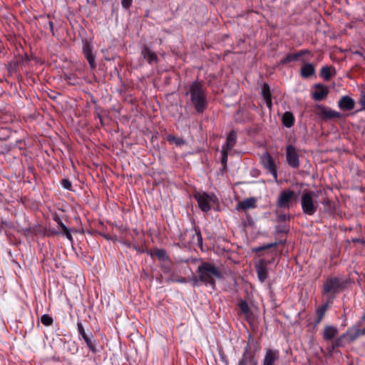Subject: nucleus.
Listing matches in <instances>:
<instances>
[{
  "mask_svg": "<svg viewBox=\"0 0 365 365\" xmlns=\"http://www.w3.org/2000/svg\"><path fill=\"white\" fill-rule=\"evenodd\" d=\"M185 96L189 98L191 106L197 113H202L207 109V89L202 81L192 82L188 86Z\"/></svg>",
  "mask_w": 365,
  "mask_h": 365,
  "instance_id": "nucleus-1",
  "label": "nucleus"
},
{
  "mask_svg": "<svg viewBox=\"0 0 365 365\" xmlns=\"http://www.w3.org/2000/svg\"><path fill=\"white\" fill-rule=\"evenodd\" d=\"M197 272L200 275L201 282L206 286H210L212 289L215 287V279L222 278L220 267L208 262H202L197 267Z\"/></svg>",
  "mask_w": 365,
  "mask_h": 365,
  "instance_id": "nucleus-2",
  "label": "nucleus"
},
{
  "mask_svg": "<svg viewBox=\"0 0 365 365\" xmlns=\"http://www.w3.org/2000/svg\"><path fill=\"white\" fill-rule=\"evenodd\" d=\"M344 289L343 282L337 277L327 278L323 283L322 294L332 302L336 295Z\"/></svg>",
  "mask_w": 365,
  "mask_h": 365,
  "instance_id": "nucleus-3",
  "label": "nucleus"
},
{
  "mask_svg": "<svg viewBox=\"0 0 365 365\" xmlns=\"http://www.w3.org/2000/svg\"><path fill=\"white\" fill-rule=\"evenodd\" d=\"M298 197L297 193L291 189L282 190L276 201L275 205L277 209H289L294 202Z\"/></svg>",
  "mask_w": 365,
  "mask_h": 365,
  "instance_id": "nucleus-4",
  "label": "nucleus"
},
{
  "mask_svg": "<svg viewBox=\"0 0 365 365\" xmlns=\"http://www.w3.org/2000/svg\"><path fill=\"white\" fill-rule=\"evenodd\" d=\"M314 192L310 190H304L301 197V206L303 212L308 215H313L317 210V205L314 202Z\"/></svg>",
  "mask_w": 365,
  "mask_h": 365,
  "instance_id": "nucleus-5",
  "label": "nucleus"
},
{
  "mask_svg": "<svg viewBox=\"0 0 365 365\" xmlns=\"http://www.w3.org/2000/svg\"><path fill=\"white\" fill-rule=\"evenodd\" d=\"M259 350V345L254 340L249 341L248 344L245 348L242 357L240 360H245L246 363H251L256 365L257 361H255V354Z\"/></svg>",
  "mask_w": 365,
  "mask_h": 365,
  "instance_id": "nucleus-6",
  "label": "nucleus"
},
{
  "mask_svg": "<svg viewBox=\"0 0 365 365\" xmlns=\"http://www.w3.org/2000/svg\"><path fill=\"white\" fill-rule=\"evenodd\" d=\"M194 199L197 202L199 208L205 212L210 210V202L213 201V196L206 192H196L193 195Z\"/></svg>",
  "mask_w": 365,
  "mask_h": 365,
  "instance_id": "nucleus-7",
  "label": "nucleus"
},
{
  "mask_svg": "<svg viewBox=\"0 0 365 365\" xmlns=\"http://www.w3.org/2000/svg\"><path fill=\"white\" fill-rule=\"evenodd\" d=\"M261 163L263 167L273 176L275 181L277 180V168L273 158L268 153H264L261 157Z\"/></svg>",
  "mask_w": 365,
  "mask_h": 365,
  "instance_id": "nucleus-8",
  "label": "nucleus"
},
{
  "mask_svg": "<svg viewBox=\"0 0 365 365\" xmlns=\"http://www.w3.org/2000/svg\"><path fill=\"white\" fill-rule=\"evenodd\" d=\"M83 53L88 61L90 68L92 70L96 69L97 65L96 63V55L93 53V46L87 40L83 41Z\"/></svg>",
  "mask_w": 365,
  "mask_h": 365,
  "instance_id": "nucleus-9",
  "label": "nucleus"
},
{
  "mask_svg": "<svg viewBox=\"0 0 365 365\" xmlns=\"http://www.w3.org/2000/svg\"><path fill=\"white\" fill-rule=\"evenodd\" d=\"M286 158L288 165L292 168L299 167V160L296 148L292 145L286 147Z\"/></svg>",
  "mask_w": 365,
  "mask_h": 365,
  "instance_id": "nucleus-10",
  "label": "nucleus"
},
{
  "mask_svg": "<svg viewBox=\"0 0 365 365\" xmlns=\"http://www.w3.org/2000/svg\"><path fill=\"white\" fill-rule=\"evenodd\" d=\"M318 109L319 110V115H320L321 118L324 120H331L334 118H341L342 115L336 110H331L324 106H319Z\"/></svg>",
  "mask_w": 365,
  "mask_h": 365,
  "instance_id": "nucleus-11",
  "label": "nucleus"
},
{
  "mask_svg": "<svg viewBox=\"0 0 365 365\" xmlns=\"http://www.w3.org/2000/svg\"><path fill=\"white\" fill-rule=\"evenodd\" d=\"M314 91L312 92V98L316 101L324 100L329 94V88L327 86L322 83H316L314 86Z\"/></svg>",
  "mask_w": 365,
  "mask_h": 365,
  "instance_id": "nucleus-12",
  "label": "nucleus"
},
{
  "mask_svg": "<svg viewBox=\"0 0 365 365\" xmlns=\"http://www.w3.org/2000/svg\"><path fill=\"white\" fill-rule=\"evenodd\" d=\"M269 262V261L264 259H260L258 263L256 264L257 277L261 282H264L268 277L267 267Z\"/></svg>",
  "mask_w": 365,
  "mask_h": 365,
  "instance_id": "nucleus-13",
  "label": "nucleus"
},
{
  "mask_svg": "<svg viewBox=\"0 0 365 365\" xmlns=\"http://www.w3.org/2000/svg\"><path fill=\"white\" fill-rule=\"evenodd\" d=\"M311 51L308 49H302L297 53H288L284 58H282L280 63L287 65L292 61H297L300 58L306 54H309Z\"/></svg>",
  "mask_w": 365,
  "mask_h": 365,
  "instance_id": "nucleus-14",
  "label": "nucleus"
},
{
  "mask_svg": "<svg viewBox=\"0 0 365 365\" xmlns=\"http://www.w3.org/2000/svg\"><path fill=\"white\" fill-rule=\"evenodd\" d=\"M279 354L277 350L267 349L266 353L262 361V365H275L279 360Z\"/></svg>",
  "mask_w": 365,
  "mask_h": 365,
  "instance_id": "nucleus-15",
  "label": "nucleus"
},
{
  "mask_svg": "<svg viewBox=\"0 0 365 365\" xmlns=\"http://www.w3.org/2000/svg\"><path fill=\"white\" fill-rule=\"evenodd\" d=\"M360 336L361 335L360 333V324L359 323L349 328L343 335V337L347 338L349 342H353Z\"/></svg>",
  "mask_w": 365,
  "mask_h": 365,
  "instance_id": "nucleus-16",
  "label": "nucleus"
},
{
  "mask_svg": "<svg viewBox=\"0 0 365 365\" xmlns=\"http://www.w3.org/2000/svg\"><path fill=\"white\" fill-rule=\"evenodd\" d=\"M354 101L348 96H342L338 101V106L341 110H351L354 109Z\"/></svg>",
  "mask_w": 365,
  "mask_h": 365,
  "instance_id": "nucleus-17",
  "label": "nucleus"
},
{
  "mask_svg": "<svg viewBox=\"0 0 365 365\" xmlns=\"http://www.w3.org/2000/svg\"><path fill=\"white\" fill-rule=\"evenodd\" d=\"M141 55L149 64L158 61L157 54L152 51L147 46H144L142 48Z\"/></svg>",
  "mask_w": 365,
  "mask_h": 365,
  "instance_id": "nucleus-18",
  "label": "nucleus"
},
{
  "mask_svg": "<svg viewBox=\"0 0 365 365\" xmlns=\"http://www.w3.org/2000/svg\"><path fill=\"white\" fill-rule=\"evenodd\" d=\"M336 74V69L333 66H325L322 67L319 73V76L324 81H329L331 78Z\"/></svg>",
  "mask_w": 365,
  "mask_h": 365,
  "instance_id": "nucleus-19",
  "label": "nucleus"
},
{
  "mask_svg": "<svg viewBox=\"0 0 365 365\" xmlns=\"http://www.w3.org/2000/svg\"><path fill=\"white\" fill-rule=\"evenodd\" d=\"M261 94L265 101L267 106L269 108H271L272 106V95H271V92H270V88H269V86L268 85V83H263V85L262 86Z\"/></svg>",
  "mask_w": 365,
  "mask_h": 365,
  "instance_id": "nucleus-20",
  "label": "nucleus"
},
{
  "mask_svg": "<svg viewBox=\"0 0 365 365\" xmlns=\"http://www.w3.org/2000/svg\"><path fill=\"white\" fill-rule=\"evenodd\" d=\"M315 73V68L310 63H305L302 65L300 70V75L304 78H309Z\"/></svg>",
  "mask_w": 365,
  "mask_h": 365,
  "instance_id": "nucleus-21",
  "label": "nucleus"
},
{
  "mask_svg": "<svg viewBox=\"0 0 365 365\" xmlns=\"http://www.w3.org/2000/svg\"><path fill=\"white\" fill-rule=\"evenodd\" d=\"M337 334V328L331 325H327L324 328L323 339L325 341L332 340Z\"/></svg>",
  "mask_w": 365,
  "mask_h": 365,
  "instance_id": "nucleus-22",
  "label": "nucleus"
},
{
  "mask_svg": "<svg viewBox=\"0 0 365 365\" xmlns=\"http://www.w3.org/2000/svg\"><path fill=\"white\" fill-rule=\"evenodd\" d=\"M329 300H327V302L323 304L321 307L317 309L316 310V314H317V319L315 321L316 324H319L322 320L323 319L326 312L327 311L329 307Z\"/></svg>",
  "mask_w": 365,
  "mask_h": 365,
  "instance_id": "nucleus-23",
  "label": "nucleus"
},
{
  "mask_svg": "<svg viewBox=\"0 0 365 365\" xmlns=\"http://www.w3.org/2000/svg\"><path fill=\"white\" fill-rule=\"evenodd\" d=\"M236 141H237V133L235 130H232L228 134V135L227 137L226 143L223 146L225 147V150L230 151L235 145Z\"/></svg>",
  "mask_w": 365,
  "mask_h": 365,
  "instance_id": "nucleus-24",
  "label": "nucleus"
},
{
  "mask_svg": "<svg viewBox=\"0 0 365 365\" xmlns=\"http://www.w3.org/2000/svg\"><path fill=\"white\" fill-rule=\"evenodd\" d=\"M256 207V200L253 197H250L246 200H244L239 202L237 205L238 209H241L243 210H246L247 209L254 208Z\"/></svg>",
  "mask_w": 365,
  "mask_h": 365,
  "instance_id": "nucleus-25",
  "label": "nucleus"
},
{
  "mask_svg": "<svg viewBox=\"0 0 365 365\" xmlns=\"http://www.w3.org/2000/svg\"><path fill=\"white\" fill-rule=\"evenodd\" d=\"M282 124L287 128H291L295 121L294 117L291 112H285L282 118Z\"/></svg>",
  "mask_w": 365,
  "mask_h": 365,
  "instance_id": "nucleus-26",
  "label": "nucleus"
},
{
  "mask_svg": "<svg viewBox=\"0 0 365 365\" xmlns=\"http://www.w3.org/2000/svg\"><path fill=\"white\" fill-rule=\"evenodd\" d=\"M322 205L324 207V210L326 213H327L329 215H332L335 212V206L334 202L326 198L322 201Z\"/></svg>",
  "mask_w": 365,
  "mask_h": 365,
  "instance_id": "nucleus-27",
  "label": "nucleus"
},
{
  "mask_svg": "<svg viewBox=\"0 0 365 365\" xmlns=\"http://www.w3.org/2000/svg\"><path fill=\"white\" fill-rule=\"evenodd\" d=\"M83 340L86 342L88 348L92 353L96 354L98 351L96 346V341L93 340L92 333H90L87 337H85L83 339Z\"/></svg>",
  "mask_w": 365,
  "mask_h": 365,
  "instance_id": "nucleus-28",
  "label": "nucleus"
},
{
  "mask_svg": "<svg viewBox=\"0 0 365 365\" xmlns=\"http://www.w3.org/2000/svg\"><path fill=\"white\" fill-rule=\"evenodd\" d=\"M167 140L170 144H175L177 146H182L186 144V141L182 138L176 137L173 135H168L166 137Z\"/></svg>",
  "mask_w": 365,
  "mask_h": 365,
  "instance_id": "nucleus-29",
  "label": "nucleus"
},
{
  "mask_svg": "<svg viewBox=\"0 0 365 365\" xmlns=\"http://www.w3.org/2000/svg\"><path fill=\"white\" fill-rule=\"evenodd\" d=\"M153 255L161 262L168 259L170 257L167 255V252L164 249L155 248Z\"/></svg>",
  "mask_w": 365,
  "mask_h": 365,
  "instance_id": "nucleus-30",
  "label": "nucleus"
},
{
  "mask_svg": "<svg viewBox=\"0 0 365 365\" xmlns=\"http://www.w3.org/2000/svg\"><path fill=\"white\" fill-rule=\"evenodd\" d=\"M160 268L163 273H170L173 269V262L170 258H168V259L163 261L162 264H160Z\"/></svg>",
  "mask_w": 365,
  "mask_h": 365,
  "instance_id": "nucleus-31",
  "label": "nucleus"
},
{
  "mask_svg": "<svg viewBox=\"0 0 365 365\" xmlns=\"http://www.w3.org/2000/svg\"><path fill=\"white\" fill-rule=\"evenodd\" d=\"M238 306H239V308L240 309V311L244 314L248 315L250 313V308L249 307L248 303L246 301L241 300L239 302Z\"/></svg>",
  "mask_w": 365,
  "mask_h": 365,
  "instance_id": "nucleus-32",
  "label": "nucleus"
},
{
  "mask_svg": "<svg viewBox=\"0 0 365 365\" xmlns=\"http://www.w3.org/2000/svg\"><path fill=\"white\" fill-rule=\"evenodd\" d=\"M228 152L229 150H225V147L222 146V158H221V163L223 165V170L227 169V163L228 159Z\"/></svg>",
  "mask_w": 365,
  "mask_h": 365,
  "instance_id": "nucleus-33",
  "label": "nucleus"
},
{
  "mask_svg": "<svg viewBox=\"0 0 365 365\" xmlns=\"http://www.w3.org/2000/svg\"><path fill=\"white\" fill-rule=\"evenodd\" d=\"M277 245H278L277 242L269 243L266 245L257 247L254 248L253 251L256 253H259L262 251L269 250L272 247H277Z\"/></svg>",
  "mask_w": 365,
  "mask_h": 365,
  "instance_id": "nucleus-34",
  "label": "nucleus"
},
{
  "mask_svg": "<svg viewBox=\"0 0 365 365\" xmlns=\"http://www.w3.org/2000/svg\"><path fill=\"white\" fill-rule=\"evenodd\" d=\"M41 322L45 326H51L53 323V319L50 315L43 314L41 317Z\"/></svg>",
  "mask_w": 365,
  "mask_h": 365,
  "instance_id": "nucleus-35",
  "label": "nucleus"
},
{
  "mask_svg": "<svg viewBox=\"0 0 365 365\" xmlns=\"http://www.w3.org/2000/svg\"><path fill=\"white\" fill-rule=\"evenodd\" d=\"M275 212H276L277 220L279 222H286L287 220H289V219H290V217L289 215H287V214L279 212L277 208Z\"/></svg>",
  "mask_w": 365,
  "mask_h": 365,
  "instance_id": "nucleus-36",
  "label": "nucleus"
},
{
  "mask_svg": "<svg viewBox=\"0 0 365 365\" xmlns=\"http://www.w3.org/2000/svg\"><path fill=\"white\" fill-rule=\"evenodd\" d=\"M195 233L192 235V239L194 240L196 237L197 244L199 247H202V236L199 230L195 229Z\"/></svg>",
  "mask_w": 365,
  "mask_h": 365,
  "instance_id": "nucleus-37",
  "label": "nucleus"
},
{
  "mask_svg": "<svg viewBox=\"0 0 365 365\" xmlns=\"http://www.w3.org/2000/svg\"><path fill=\"white\" fill-rule=\"evenodd\" d=\"M120 242L125 245L128 248H133V250L138 252H142V250H140V247L138 245L133 244L129 240H121Z\"/></svg>",
  "mask_w": 365,
  "mask_h": 365,
  "instance_id": "nucleus-38",
  "label": "nucleus"
},
{
  "mask_svg": "<svg viewBox=\"0 0 365 365\" xmlns=\"http://www.w3.org/2000/svg\"><path fill=\"white\" fill-rule=\"evenodd\" d=\"M77 329L79 335L81 336V338L83 339L85 337H87L89 334H86L83 325L81 322L78 321L77 322Z\"/></svg>",
  "mask_w": 365,
  "mask_h": 365,
  "instance_id": "nucleus-39",
  "label": "nucleus"
},
{
  "mask_svg": "<svg viewBox=\"0 0 365 365\" xmlns=\"http://www.w3.org/2000/svg\"><path fill=\"white\" fill-rule=\"evenodd\" d=\"M187 282H190L193 287L199 286L200 283L201 282L200 275L198 274L197 277L193 276L189 278V279H187Z\"/></svg>",
  "mask_w": 365,
  "mask_h": 365,
  "instance_id": "nucleus-40",
  "label": "nucleus"
},
{
  "mask_svg": "<svg viewBox=\"0 0 365 365\" xmlns=\"http://www.w3.org/2000/svg\"><path fill=\"white\" fill-rule=\"evenodd\" d=\"M168 281H170L173 282H178V283L187 282V279L185 277H179L175 278L173 274L171 275V277L169 278Z\"/></svg>",
  "mask_w": 365,
  "mask_h": 365,
  "instance_id": "nucleus-41",
  "label": "nucleus"
},
{
  "mask_svg": "<svg viewBox=\"0 0 365 365\" xmlns=\"http://www.w3.org/2000/svg\"><path fill=\"white\" fill-rule=\"evenodd\" d=\"M61 183L63 188L68 190H72V183L68 179H63Z\"/></svg>",
  "mask_w": 365,
  "mask_h": 365,
  "instance_id": "nucleus-42",
  "label": "nucleus"
},
{
  "mask_svg": "<svg viewBox=\"0 0 365 365\" xmlns=\"http://www.w3.org/2000/svg\"><path fill=\"white\" fill-rule=\"evenodd\" d=\"M133 0H121V5L124 9H129L132 6Z\"/></svg>",
  "mask_w": 365,
  "mask_h": 365,
  "instance_id": "nucleus-43",
  "label": "nucleus"
},
{
  "mask_svg": "<svg viewBox=\"0 0 365 365\" xmlns=\"http://www.w3.org/2000/svg\"><path fill=\"white\" fill-rule=\"evenodd\" d=\"M359 103L361 105V110H365V93L362 94L359 100Z\"/></svg>",
  "mask_w": 365,
  "mask_h": 365,
  "instance_id": "nucleus-44",
  "label": "nucleus"
},
{
  "mask_svg": "<svg viewBox=\"0 0 365 365\" xmlns=\"http://www.w3.org/2000/svg\"><path fill=\"white\" fill-rule=\"evenodd\" d=\"M63 232L64 235H66V237H67V239H68L71 242H73L72 235L71 234L68 227H66V230H63Z\"/></svg>",
  "mask_w": 365,
  "mask_h": 365,
  "instance_id": "nucleus-45",
  "label": "nucleus"
},
{
  "mask_svg": "<svg viewBox=\"0 0 365 365\" xmlns=\"http://www.w3.org/2000/svg\"><path fill=\"white\" fill-rule=\"evenodd\" d=\"M277 230L278 232L287 233L289 231V229L286 226L282 225V226H279L277 228Z\"/></svg>",
  "mask_w": 365,
  "mask_h": 365,
  "instance_id": "nucleus-46",
  "label": "nucleus"
},
{
  "mask_svg": "<svg viewBox=\"0 0 365 365\" xmlns=\"http://www.w3.org/2000/svg\"><path fill=\"white\" fill-rule=\"evenodd\" d=\"M341 346V339H337L334 343L332 344V349H334L335 347H338Z\"/></svg>",
  "mask_w": 365,
  "mask_h": 365,
  "instance_id": "nucleus-47",
  "label": "nucleus"
},
{
  "mask_svg": "<svg viewBox=\"0 0 365 365\" xmlns=\"http://www.w3.org/2000/svg\"><path fill=\"white\" fill-rule=\"evenodd\" d=\"M352 242L354 243H361V244H364V240L363 239H361V238L352 239Z\"/></svg>",
  "mask_w": 365,
  "mask_h": 365,
  "instance_id": "nucleus-48",
  "label": "nucleus"
},
{
  "mask_svg": "<svg viewBox=\"0 0 365 365\" xmlns=\"http://www.w3.org/2000/svg\"><path fill=\"white\" fill-rule=\"evenodd\" d=\"M58 223L61 228L62 229V230H66V228L67 227L60 219L58 220Z\"/></svg>",
  "mask_w": 365,
  "mask_h": 365,
  "instance_id": "nucleus-49",
  "label": "nucleus"
},
{
  "mask_svg": "<svg viewBox=\"0 0 365 365\" xmlns=\"http://www.w3.org/2000/svg\"><path fill=\"white\" fill-rule=\"evenodd\" d=\"M354 54L358 55V56H359L361 57H364V54L361 51H354Z\"/></svg>",
  "mask_w": 365,
  "mask_h": 365,
  "instance_id": "nucleus-50",
  "label": "nucleus"
},
{
  "mask_svg": "<svg viewBox=\"0 0 365 365\" xmlns=\"http://www.w3.org/2000/svg\"><path fill=\"white\" fill-rule=\"evenodd\" d=\"M102 236H103L105 239H106V240H111V237H110V235L103 234V235H102Z\"/></svg>",
  "mask_w": 365,
  "mask_h": 365,
  "instance_id": "nucleus-51",
  "label": "nucleus"
},
{
  "mask_svg": "<svg viewBox=\"0 0 365 365\" xmlns=\"http://www.w3.org/2000/svg\"><path fill=\"white\" fill-rule=\"evenodd\" d=\"M48 25H49V28H50L51 31L53 32V21H50L48 22Z\"/></svg>",
  "mask_w": 365,
  "mask_h": 365,
  "instance_id": "nucleus-52",
  "label": "nucleus"
},
{
  "mask_svg": "<svg viewBox=\"0 0 365 365\" xmlns=\"http://www.w3.org/2000/svg\"><path fill=\"white\" fill-rule=\"evenodd\" d=\"M95 117L98 118V119H101L102 118L99 112H95Z\"/></svg>",
  "mask_w": 365,
  "mask_h": 365,
  "instance_id": "nucleus-53",
  "label": "nucleus"
},
{
  "mask_svg": "<svg viewBox=\"0 0 365 365\" xmlns=\"http://www.w3.org/2000/svg\"><path fill=\"white\" fill-rule=\"evenodd\" d=\"M360 333H361V336H364L365 335V327L363 328V329H360Z\"/></svg>",
  "mask_w": 365,
  "mask_h": 365,
  "instance_id": "nucleus-54",
  "label": "nucleus"
},
{
  "mask_svg": "<svg viewBox=\"0 0 365 365\" xmlns=\"http://www.w3.org/2000/svg\"><path fill=\"white\" fill-rule=\"evenodd\" d=\"M247 363L245 362V360H240L238 365H247Z\"/></svg>",
  "mask_w": 365,
  "mask_h": 365,
  "instance_id": "nucleus-55",
  "label": "nucleus"
},
{
  "mask_svg": "<svg viewBox=\"0 0 365 365\" xmlns=\"http://www.w3.org/2000/svg\"><path fill=\"white\" fill-rule=\"evenodd\" d=\"M3 228V222H0V233L1 232Z\"/></svg>",
  "mask_w": 365,
  "mask_h": 365,
  "instance_id": "nucleus-56",
  "label": "nucleus"
},
{
  "mask_svg": "<svg viewBox=\"0 0 365 365\" xmlns=\"http://www.w3.org/2000/svg\"><path fill=\"white\" fill-rule=\"evenodd\" d=\"M99 120H100V123H101V124L102 125H104V123H103V121L102 118H101V119H99Z\"/></svg>",
  "mask_w": 365,
  "mask_h": 365,
  "instance_id": "nucleus-57",
  "label": "nucleus"
},
{
  "mask_svg": "<svg viewBox=\"0 0 365 365\" xmlns=\"http://www.w3.org/2000/svg\"><path fill=\"white\" fill-rule=\"evenodd\" d=\"M334 349H332V346H330V351H331Z\"/></svg>",
  "mask_w": 365,
  "mask_h": 365,
  "instance_id": "nucleus-58",
  "label": "nucleus"
}]
</instances>
